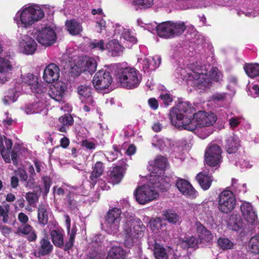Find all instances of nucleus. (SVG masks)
I'll use <instances>...</instances> for the list:
<instances>
[{"label":"nucleus","instance_id":"bb28decb","mask_svg":"<svg viewBox=\"0 0 259 259\" xmlns=\"http://www.w3.org/2000/svg\"><path fill=\"white\" fill-rule=\"evenodd\" d=\"M125 169L120 166H115L110 171L108 180L113 184H118L123 177Z\"/></svg>","mask_w":259,"mask_h":259},{"label":"nucleus","instance_id":"aec40b11","mask_svg":"<svg viewBox=\"0 0 259 259\" xmlns=\"http://www.w3.org/2000/svg\"><path fill=\"white\" fill-rule=\"evenodd\" d=\"M176 186L183 195L188 198L193 199L197 195V191L190 183L185 180L178 179L176 182Z\"/></svg>","mask_w":259,"mask_h":259},{"label":"nucleus","instance_id":"052dcab7","mask_svg":"<svg viewBox=\"0 0 259 259\" xmlns=\"http://www.w3.org/2000/svg\"><path fill=\"white\" fill-rule=\"evenodd\" d=\"M16 174L19 176L21 181H26L27 179L28 176L26 171L23 168H18L15 171Z\"/></svg>","mask_w":259,"mask_h":259},{"label":"nucleus","instance_id":"0e129e2a","mask_svg":"<svg viewBox=\"0 0 259 259\" xmlns=\"http://www.w3.org/2000/svg\"><path fill=\"white\" fill-rule=\"evenodd\" d=\"M236 165H239L241 168H250L251 167L252 165L250 164L248 161L245 160H241L239 162L235 164Z\"/></svg>","mask_w":259,"mask_h":259},{"label":"nucleus","instance_id":"8fccbe9b","mask_svg":"<svg viewBox=\"0 0 259 259\" xmlns=\"http://www.w3.org/2000/svg\"><path fill=\"white\" fill-rule=\"evenodd\" d=\"M9 204L0 205V218H3V221L7 223L9 220V213L10 211Z\"/></svg>","mask_w":259,"mask_h":259},{"label":"nucleus","instance_id":"1a4fd4ad","mask_svg":"<svg viewBox=\"0 0 259 259\" xmlns=\"http://www.w3.org/2000/svg\"><path fill=\"white\" fill-rule=\"evenodd\" d=\"M33 34L37 42L46 47L53 45L57 40L56 33L51 26H46L36 29Z\"/></svg>","mask_w":259,"mask_h":259},{"label":"nucleus","instance_id":"864d4df0","mask_svg":"<svg viewBox=\"0 0 259 259\" xmlns=\"http://www.w3.org/2000/svg\"><path fill=\"white\" fill-rule=\"evenodd\" d=\"M92 49H95L100 51H104L106 49V45H104L103 40H94L90 45Z\"/></svg>","mask_w":259,"mask_h":259},{"label":"nucleus","instance_id":"c9c22d12","mask_svg":"<svg viewBox=\"0 0 259 259\" xmlns=\"http://www.w3.org/2000/svg\"><path fill=\"white\" fill-rule=\"evenodd\" d=\"M104 171L103 164L101 162H97L95 165L93 172L90 177L91 184L94 186Z\"/></svg>","mask_w":259,"mask_h":259},{"label":"nucleus","instance_id":"338daca9","mask_svg":"<svg viewBox=\"0 0 259 259\" xmlns=\"http://www.w3.org/2000/svg\"><path fill=\"white\" fill-rule=\"evenodd\" d=\"M148 104L153 110H156L158 108V103L157 100L155 98L149 99L148 100Z\"/></svg>","mask_w":259,"mask_h":259},{"label":"nucleus","instance_id":"13d9d810","mask_svg":"<svg viewBox=\"0 0 259 259\" xmlns=\"http://www.w3.org/2000/svg\"><path fill=\"white\" fill-rule=\"evenodd\" d=\"M160 98L163 101L164 104L166 106H168L173 101L172 96L167 92H163L161 93L160 95Z\"/></svg>","mask_w":259,"mask_h":259},{"label":"nucleus","instance_id":"ea45409f","mask_svg":"<svg viewBox=\"0 0 259 259\" xmlns=\"http://www.w3.org/2000/svg\"><path fill=\"white\" fill-rule=\"evenodd\" d=\"M249 251L255 254H259V234L252 237L248 243Z\"/></svg>","mask_w":259,"mask_h":259},{"label":"nucleus","instance_id":"680f3d73","mask_svg":"<svg viewBox=\"0 0 259 259\" xmlns=\"http://www.w3.org/2000/svg\"><path fill=\"white\" fill-rule=\"evenodd\" d=\"M4 139V145L5 147V152H9L10 153V150L12 147V142L11 140L6 138L5 137L3 138Z\"/></svg>","mask_w":259,"mask_h":259},{"label":"nucleus","instance_id":"09e8293b","mask_svg":"<svg viewBox=\"0 0 259 259\" xmlns=\"http://www.w3.org/2000/svg\"><path fill=\"white\" fill-rule=\"evenodd\" d=\"M113 150L106 152V157L109 161H113L115 160L118 155L120 154L119 147L116 146H113Z\"/></svg>","mask_w":259,"mask_h":259},{"label":"nucleus","instance_id":"f03ea898","mask_svg":"<svg viewBox=\"0 0 259 259\" xmlns=\"http://www.w3.org/2000/svg\"><path fill=\"white\" fill-rule=\"evenodd\" d=\"M212 70V76L210 77L200 63L196 62L190 64L187 68H177L176 73L178 74V77L180 76L183 79H186L188 84L201 89L207 87L211 80H218L221 77L222 74L217 72V68H213Z\"/></svg>","mask_w":259,"mask_h":259},{"label":"nucleus","instance_id":"c03bdc74","mask_svg":"<svg viewBox=\"0 0 259 259\" xmlns=\"http://www.w3.org/2000/svg\"><path fill=\"white\" fill-rule=\"evenodd\" d=\"M137 23L139 26L144 28L145 29H147L152 33H153L154 31H156L158 34L159 24L157 25V23L155 22L150 23H144L140 19L138 20Z\"/></svg>","mask_w":259,"mask_h":259},{"label":"nucleus","instance_id":"f8f14e48","mask_svg":"<svg viewBox=\"0 0 259 259\" xmlns=\"http://www.w3.org/2000/svg\"><path fill=\"white\" fill-rule=\"evenodd\" d=\"M114 36L119 38L121 42L127 47H130L137 42V38L133 32L129 29L116 24L115 25Z\"/></svg>","mask_w":259,"mask_h":259},{"label":"nucleus","instance_id":"6e6552de","mask_svg":"<svg viewBox=\"0 0 259 259\" xmlns=\"http://www.w3.org/2000/svg\"><path fill=\"white\" fill-rule=\"evenodd\" d=\"M148 184L138 187L134 193L136 201L141 204H145L152 201L159 196L156 189H160L155 185L150 183L149 177H148Z\"/></svg>","mask_w":259,"mask_h":259},{"label":"nucleus","instance_id":"cd10ccee","mask_svg":"<svg viewBox=\"0 0 259 259\" xmlns=\"http://www.w3.org/2000/svg\"><path fill=\"white\" fill-rule=\"evenodd\" d=\"M199 239L201 242L203 240L206 242H210L212 240V235L210 232L207 230L200 222H197L195 224Z\"/></svg>","mask_w":259,"mask_h":259},{"label":"nucleus","instance_id":"58836bf2","mask_svg":"<svg viewBox=\"0 0 259 259\" xmlns=\"http://www.w3.org/2000/svg\"><path fill=\"white\" fill-rule=\"evenodd\" d=\"M200 243H201V241L199 239L191 236L185 237L181 241L180 245L184 248H193L196 247Z\"/></svg>","mask_w":259,"mask_h":259},{"label":"nucleus","instance_id":"a19ab883","mask_svg":"<svg viewBox=\"0 0 259 259\" xmlns=\"http://www.w3.org/2000/svg\"><path fill=\"white\" fill-rule=\"evenodd\" d=\"M246 74L251 78H253L259 75V64H248L244 67Z\"/></svg>","mask_w":259,"mask_h":259},{"label":"nucleus","instance_id":"f257e3e1","mask_svg":"<svg viewBox=\"0 0 259 259\" xmlns=\"http://www.w3.org/2000/svg\"><path fill=\"white\" fill-rule=\"evenodd\" d=\"M194 108L188 102L179 103L170 110L168 118L171 124L175 127L190 131L199 128L205 130L204 135L200 136L205 139L212 133V130L206 128L213 125L217 117L211 112L199 111L193 114Z\"/></svg>","mask_w":259,"mask_h":259},{"label":"nucleus","instance_id":"4d7b16f0","mask_svg":"<svg viewBox=\"0 0 259 259\" xmlns=\"http://www.w3.org/2000/svg\"><path fill=\"white\" fill-rule=\"evenodd\" d=\"M165 219L169 222L172 223L173 224L177 223L180 220L179 216L175 213L172 212H167L165 215Z\"/></svg>","mask_w":259,"mask_h":259},{"label":"nucleus","instance_id":"f3484780","mask_svg":"<svg viewBox=\"0 0 259 259\" xmlns=\"http://www.w3.org/2000/svg\"><path fill=\"white\" fill-rule=\"evenodd\" d=\"M37 44L32 37L24 35L19 41V50L26 55H31L36 51Z\"/></svg>","mask_w":259,"mask_h":259},{"label":"nucleus","instance_id":"b1692460","mask_svg":"<svg viewBox=\"0 0 259 259\" xmlns=\"http://www.w3.org/2000/svg\"><path fill=\"white\" fill-rule=\"evenodd\" d=\"M53 249V245L48 238L44 237L40 240L37 249L34 252L38 256H45L51 254Z\"/></svg>","mask_w":259,"mask_h":259},{"label":"nucleus","instance_id":"6e6d98bb","mask_svg":"<svg viewBox=\"0 0 259 259\" xmlns=\"http://www.w3.org/2000/svg\"><path fill=\"white\" fill-rule=\"evenodd\" d=\"M242 118L240 116H232L228 119L229 125L231 128L237 127L241 122Z\"/></svg>","mask_w":259,"mask_h":259},{"label":"nucleus","instance_id":"dca6fc26","mask_svg":"<svg viewBox=\"0 0 259 259\" xmlns=\"http://www.w3.org/2000/svg\"><path fill=\"white\" fill-rule=\"evenodd\" d=\"M240 210L244 219L248 224L252 226L258 224L256 212L249 202L244 201L240 205Z\"/></svg>","mask_w":259,"mask_h":259},{"label":"nucleus","instance_id":"de8ad7c7","mask_svg":"<svg viewBox=\"0 0 259 259\" xmlns=\"http://www.w3.org/2000/svg\"><path fill=\"white\" fill-rule=\"evenodd\" d=\"M232 187H233L235 193L236 194H239L241 192H242L243 193H245L247 191L246 184H238L237 183V180L235 179H232Z\"/></svg>","mask_w":259,"mask_h":259},{"label":"nucleus","instance_id":"393cba45","mask_svg":"<svg viewBox=\"0 0 259 259\" xmlns=\"http://www.w3.org/2000/svg\"><path fill=\"white\" fill-rule=\"evenodd\" d=\"M15 233L18 235H28V239L30 241H34L36 239L37 235L33 227L29 224H24L20 226Z\"/></svg>","mask_w":259,"mask_h":259},{"label":"nucleus","instance_id":"9d476101","mask_svg":"<svg viewBox=\"0 0 259 259\" xmlns=\"http://www.w3.org/2000/svg\"><path fill=\"white\" fill-rule=\"evenodd\" d=\"M121 213V210L116 207L108 211L105 222V228L108 233L114 234L119 231Z\"/></svg>","mask_w":259,"mask_h":259},{"label":"nucleus","instance_id":"c85d7f7f","mask_svg":"<svg viewBox=\"0 0 259 259\" xmlns=\"http://www.w3.org/2000/svg\"><path fill=\"white\" fill-rule=\"evenodd\" d=\"M161 57L155 56L151 58L145 57L143 60V69L154 70L158 67L161 63Z\"/></svg>","mask_w":259,"mask_h":259},{"label":"nucleus","instance_id":"2eb2a0df","mask_svg":"<svg viewBox=\"0 0 259 259\" xmlns=\"http://www.w3.org/2000/svg\"><path fill=\"white\" fill-rule=\"evenodd\" d=\"M67 89V84L62 81H58L51 85L47 94L41 93L42 96L47 95L55 101L61 102L63 101L65 93Z\"/></svg>","mask_w":259,"mask_h":259},{"label":"nucleus","instance_id":"7c9ffc66","mask_svg":"<svg viewBox=\"0 0 259 259\" xmlns=\"http://www.w3.org/2000/svg\"><path fill=\"white\" fill-rule=\"evenodd\" d=\"M14 61L10 58H0V73L11 76L10 72L13 69Z\"/></svg>","mask_w":259,"mask_h":259},{"label":"nucleus","instance_id":"72a5a7b5","mask_svg":"<svg viewBox=\"0 0 259 259\" xmlns=\"http://www.w3.org/2000/svg\"><path fill=\"white\" fill-rule=\"evenodd\" d=\"M239 146L238 138L235 135L229 136L226 141L225 148L230 154L235 153Z\"/></svg>","mask_w":259,"mask_h":259},{"label":"nucleus","instance_id":"6ab92c4d","mask_svg":"<svg viewBox=\"0 0 259 259\" xmlns=\"http://www.w3.org/2000/svg\"><path fill=\"white\" fill-rule=\"evenodd\" d=\"M37 99V100L34 102L26 105L24 110L27 114L38 113L43 111L46 114L47 104L42 101L41 94L38 95Z\"/></svg>","mask_w":259,"mask_h":259},{"label":"nucleus","instance_id":"4be33fe9","mask_svg":"<svg viewBox=\"0 0 259 259\" xmlns=\"http://www.w3.org/2000/svg\"><path fill=\"white\" fill-rule=\"evenodd\" d=\"M59 76L60 69L55 64H50L44 70L43 78L48 83H51L57 81Z\"/></svg>","mask_w":259,"mask_h":259},{"label":"nucleus","instance_id":"a211bd4d","mask_svg":"<svg viewBox=\"0 0 259 259\" xmlns=\"http://www.w3.org/2000/svg\"><path fill=\"white\" fill-rule=\"evenodd\" d=\"M22 82L29 87L31 92L37 94H41L44 92L45 89L38 83V77L31 73L23 76L22 77Z\"/></svg>","mask_w":259,"mask_h":259},{"label":"nucleus","instance_id":"9b49d317","mask_svg":"<svg viewBox=\"0 0 259 259\" xmlns=\"http://www.w3.org/2000/svg\"><path fill=\"white\" fill-rule=\"evenodd\" d=\"M236 200L234 193L230 190L222 192L218 198V208L222 212L228 213L235 207Z\"/></svg>","mask_w":259,"mask_h":259},{"label":"nucleus","instance_id":"39448f33","mask_svg":"<svg viewBox=\"0 0 259 259\" xmlns=\"http://www.w3.org/2000/svg\"><path fill=\"white\" fill-rule=\"evenodd\" d=\"M115 75L120 84L127 89L137 88L142 80V75L134 67H120L117 65L113 66Z\"/></svg>","mask_w":259,"mask_h":259},{"label":"nucleus","instance_id":"e2e57ef3","mask_svg":"<svg viewBox=\"0 0 259 259\" xmlns=\"http://www.w3.org/2000/svg\"><path fill=\"white\" fill-rule=\"evenodd\" d=\"M18 220L22 224H27L29 218L28 216L23 212H20L18 215Z\"/></svg>","mask_w":259,"mask_h":259},{"label":"nucleus","instance_id":"423d86ee","mask_svg":"<svg viewBox=\"0 0 259 259\" xmlns=\"http://www.w3.org/2000/svg\"><path fill=\"white\" fill-rule=\"evenodd\" d=\"M145 226L139 219L130 215L124 221L123 233L124 235V244L127 247L133 244L135 239L143 235Z\"/></svg>","mask_w":259,"mask_h":259},{"label":"nucleus","instance_id":"79ce46f5","mask_svg":"<svg viewBox=\"0 0 259 259\" xmlns=\"http://www.w3.org/2000/svg\"><path fill=\"white\" fill-rule=\"evenodd\" d=\"M154 254L156 259H168V255L164 248L155 243L153 246Z\"/></svg>","mask_w":259,"mask_h":259},{"label":"nucleus","instance_id":"bf43d9fd","mask_svg":"<svg viewBox=\"0 0 259 259\" xmlns=\"http://www.w3.org/2000/svg\"><path fill=\"white\" fill-rule=\"evenodd\" d=\"M26 199L30 205L35 204L38 200V197L35 193L28 192L26 195Z\"/></svg>","mask_w":259,"mask_h":259},{"label":"nucleus","instance_id":"ddd939ff","mask_svg":"<svg viewBox=\"0 0 259 259\" xmlns=\"http://www.w3.org/2000/svg\"><path fill=\"white\" fill-rule=\"evenodd\" d=\"M222 150L215 144H210L205 150V160L211 167L217 166L221 162Z\"/></svg>","mask_w":259,"mask_h":259},{"label":"nucleus","instance_id":"3c124183","mask_svg":"<svg viewBox=\"0 0 259 259\" xmlns=\"http://www.w3.org/2000/svg\"><path fill=\"white\" fill-rule=\"evenodd\" d=\"M218 244L223 249H230L232 248L234 246V243L227 238H219Z\"/></svg>","mask_w":259,"mask_h":259},{"label":"nucleus","instance_id":"e433bc0d","mask_svg":"<svg viewBox=\"0 0 259 259\" xmlns=\"http://www.w3.org/2000/svg\"><path fill=\"white\" fill-rule=\"evenodd\" d=\"M132 3L135 10H142L151 8L154 4V0H132Z\"/></svg>","mask_w":259,"mask_h":259},{"label":"nucleus","instance_id":"a18cd8bd","mask_svg":"<svg viewBox=\"0 0 259 259\" xmlns=\"http://www.w3.org/2000/svg\"><path fill=\"white\" fill-rule=\"evenodd\" d=\"M152 141V145L155 147H158L160 150H163L165 147L170 145V141L164 138L155 137Z\"/></svg>","mask_w":259,"mask_h":259},{"label":"nucleus","instance_id":"5fc2aeb1","mask_svg":"<svg viewBox=\"0 0 259 259\" xmlns=\"http://www.w3.org/2000/svg\"><path fill=\"white\" fill-rule=\"evenodd\" d=\"M69 238L65 244V249H70L73 246L76 234V229L75 228H72L70 232H69Z\"/></svg>","mask_w":259,"mask_h":259},{"label":"nucleus","instance_id":"2f4dec72","mask_svg":"<svg viewBox=\"0 0 259 259\" xmlns=\"http://www.w3.org/2000/svg\"><path fill=\"white\" fill-rule=\"evenodd\" d=\"M65 25L67 31L72 35L80 34L83 30L81 24L75 19L66 21Z\"/></svg>","mask_w":259,"mask_h":259},{"label":"nucleus","instance_id":"4c0bfd02","mask_svg":"<svg viewBox=\"0 0 259 259\" xmlns=\"http://www.w3.org/2000/svg\"><path fill=\"white\" fill-rule=\"evenodd\" d=\"M229 228L234 231H238L243 227V221L240 216H231L228 221Z\"/></svg>","mask_w":259,"mask_h":259},{"label":"nucleus","instance_id":"69168bd1","mask_svg":"<svg viewBox=\"0 0 259 259\" xmlns=\"http://www.w3.org/2000/svg\"><path fill=\"white\" fill-rule=\"evenodd\" d=\"M250 94L253 98L259 97V85H254L250 90Z\"/></svg>","mask_w":259,"mask_h":259},{"label":"nucleus","instance_id":"49530a36","mask_svg":"<svg viewBox=\"0 0 259 259\" xmlns=\"http://www.w3.org/2000/svg\"><path fill=\"white\" fill-rule=\"evenodd\" d=\"M149 224L153 232L155 233H159L164 231L163 225L159 219L150 221Z\"/></svg>","mask_w":259,"mask_h":259},{"label":"nucleus","instance_id":"473e14b6","mask_svg":"<svg viewBox=\"0 0 259 259\" xmlns=\"http://www.w3.org/2000/svg\"><path fill=\"white\" fill-rule=\"evenodd\" d=\"M196 179L201 187L204 190L209 188L212 181L211 176L207 174L206 172L198 174L196 176Z\"/></svg>","mask_w":259,"mask_h":259},{"label":"nucleus","instance_id":"0eeeda50","mask_svg":"<svg viewBox=\"0 0 259 259\" xmlns=\"http://www.w3.org/2000/svg\"><path fill=\"white\" fill-rule=\"evenodd\" d=\"M186 28L185 23L181 21H166L159 24L158 36L165 38L182 34Z\"/></svg>","mask_w":259,"mask_h":259},{"label":"nucleus","instance_id":"5701e85b","mask_svg":"<svg viewBox=\"0 0 259 259\" xmlns=\"http://www.w3.org/2000/svg\"><path fill=\"white\" fill-rule=\"evenodd\" d=\"M92 89L87 84L79 85L77 88L78 94L82 102H84L89 105H94V100L92 96Z\"/></svg>","mask_w":259,"mask_h":259},{"label":"nucleus","instance_id":"f704fd0d","mask_svg":"<svg viewBox=\"0 0 259 259\" xmlns=\"http://www.w3.org/2000/svg\"><path fill=\"white\" fill-rule=\"evenodd\" d=\"M50 235L54 245L58 247H62L64 245V232L62 230H54L51 231Z\"/></svg>","mask_w":259,"mask_h":259},{"label":"nucleus","instance_id":"4468645a","mask_svg":"<svg viewBox=\"0 0 259 259\" xmlns=\"http://www.w3.org/2000/svg\"><path fill=\"white\" fill-rule=\"evenodd\" d=\"M92 82L96 90L101 91L110 86L112 78L109 72L101 70L96 73Z\"/></svg>","mask_w":259,"mask_h":259},{"label":"nucleus","instance_id":"412c9836","mask_svg":"<svg viewBox=\"0 0 259 259\" xmlns=\"http://www.w3.org/2000/svg\"><path fill=\"white\" fill-rule=\"evenodd\" d=\"M98 60V57L92 58L88 56L83 57L78 64L80 71L81 72H88L92 74L97 69Z\"/></svg>","mask_w":259,"mask_h":259},{"label":"nucleus","instance_id":"774afa93","mask_svg":"<svg viewBox=\"0 0 259 259\" xmlns=\"http://www.w3.org/2000/svg\"><path fill=\"white\" fill-rule=\"evenodd\" d=\"M82 145L88 149L92 150L95 148V145L92 142L84 140L82 142Z\"/></svg>","mask_w":259,"mask_h":259},{"label":"nucleus","instance_id":"c756f323","mask_svg":"<svg viewBox=\"0 0 259 259\" xmlns=\"http://www.w3.org/2000/svg\"><path fill=\"white\" fill-rule=\"evenodd\" d=\"M50 213V209L48 205L42 204L38 206L37 219L39 224L45 226L48 223Z\"/></svg>","mask_w":259,"mask_h":259},{"label":"nucleus","instance_id":"7ed1b4c3","mask_svg":"<svg viewBox=\"0 0 259 259\" xmlns=\"http://www.w3.org/2000/svg\"><path fill=\"white\" fill-rule=\"evenodd\" d=\"M45 16L40 6L35 4L26 5L19 10L14 18L19 28L27 29L41 20Z\"/></svg>","mask_w":259,"mask_h":259},{"label":"nucleus","instance_id":"a878e982","mask_svg":"<svg viewBox=\"0 0 259 259\" xmlns=\"http://www.w3.org/2000/svg\"><path fill=\"white\" fill-rule=\"evenodd\" d=\"M106 49L113 57L121 56L123 52L124 47L121 46L116 39L109 41L106 45Z\"/></svg>","mask_w":259,"mask_h":259},{"label":"nucleus","instance_id":"37998d69","mask_svg":"<svg viewBox=\"0 0 259 259\" xmlns=\"http://www.w3.org/2000/svg\"><path fill=\"white\" fill-rule=\"evenodd\" d=\"M19 96L18 92L15 89L10 90L7 95L3 99V102L5 105H9L15 102Z\"/></svg>","mask_w":259,"mask_h":259},{"label":"nucleus","instance_id":"603ef678","mask_svg":"<svg viewBox=\"0 0 259 259\" xmlns=\"http://www.w3.org/2000/svg\"><path fill=\"white\" fill-rule=\"evenodd\" d=\"M59 120L62 125L68 126L72 125L74 121L73 117L69 114L61 116Z\"/></svg>","mask_w":259,"mask_h":259},{"label":"nucleus","instance_id":"20e7f679","mask_svg":"<svg viewBox=\"0 0 259 259\" xmlns=\"http://www.w3.org/2000/svg\"><path fill=\"white\" fill-rule=\"evenodd\" d=\"M167 159L163 156H157L148 167L150 171L149 182L155 185L160 190L165 191L169 187V178L164 176L163 170L167 167Z\"/></svg>","mask_w":259,"mask_h":259}]
</instances>
